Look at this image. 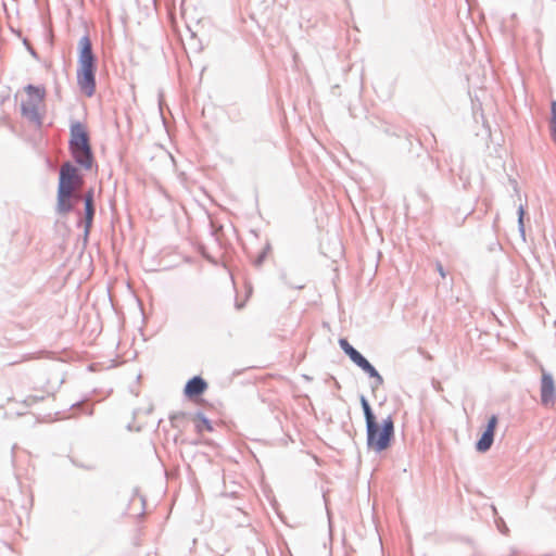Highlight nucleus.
Returning <instances> with one entry per match:
<instances>
[{"instance_id": "nucleus-9", "label": "nucleus", "mask_w": 556, "mask_h": 556, "mask_svg": "<svg viewBox=\"0 0 556 556\" xmlns=\"http://www.w3.org/2000/svg\"><path fill=\"white\" fill-rule=\"evenodd\" d=\"M207 389V383L201 377H193L185 387V394L188 397L201 395Z\"/></svg>"}, {"instance_id": "nucleus-10", "label": "nucleus", "mask_w": 556, "mask_h": 556, "mask_svg": "<svg viewBox=\"0 0 556 556\" xmlns=\"http://www.w3.org/2000/svg\"><path fill=\"white\" fill-rule=\"evenodd\" d=\"M73 194L66 191H58V211L62 214L68 213L73 208Z\"/></svg>"}, {"instance_id": "nucleus-7", "label": "nucleus", "mask_w": 556, "mask_h": 556, "mask_svg": "<svg viewBox=\"0 0 556 556\" xmlns=\"http://www.w3.org/2000/svg\"><path fill=\"white\" fill-rule=\"evenodd\" d=\"M556 390L553 377L543 372L541 378V402L543 405L548 406L555 403Z\"/></svg>"}, {"instance_id": "nucleus-4", "label": "nucleus", "mask_w": 556, "mask_h": 556, "mask_svg": "<svg viewBox=\"0 0 556 556\" xmlns=\"http://www.w3.org/2000/svg\"><path fill=\"white\" fill-rule=\"evenodd\" d=\"M27 99L22 102V112L26 116H36L38 108L45 102L46 88L43 86L28 85L25 87Z\"/></svg>"}, {"instance_id": "nucleus-5", "label": "nucleus", "mask_w": 556, "mask_h": 556, "mask_svg": "<svg viewBox=\"0 0 556 556\" xmlns=\"http://www.w3.org/2000/svg\"><path fill=\"white\" fill-rule=\"evenodd\" d=\"M81 186V179L78 176L77 169L71 164L65 163L60 170L59 189L58 191H66L74 194Z\"/></svg>"}, {"instance_id": "nucleus-6", "label": "nucleus", "mask_w": 556, "mask_h": 556, "mask_svg": "<svg viewBox=\"0 0 556 556\" xmlns=\"http://www.w3.org/2000/svg\"><path fill=\"white\" fill-rule=\"evenodd\" d=\"M339 344L344 353L354 362L358 367H361L365 372H367L370 377L377 378L379 381L382 380L379 372L376 368L359 353L357 352L346 339H340Z\"/></svg>"}, {"instance_id": "nucleus-12", "label": "nucleus", "mask_w": 556, "mask_h": 556, "mask_svg": "<svg viewBox=\"0 0 556 556\" xmlns=\"http://www.w3.org/2000/svg\"><path fill=\"white\" fill-rule=\"evenodd\" d=\"M361 403H362V407L364 409L366 424H368V422L372 421L376 417L374 416L371 408H370L367 400L364 396L361 397Z\"/></svg>"}, {"instance_id": "nucleus-2", "label": "nucleus", "mask_w": 556, "mask_h": 556, "mask_svg": "<svg viewBox=\"0 0 556 556\" xmlns=\"http://www.w3.org/2000/svg\"><path fill=\"white\" fill-rule=\"evenodd\" d=\"M70 149L79 165L86 168L91 167L93 156L90 138L86 126L80 123H75L71 127Z\"/></svg>"}, {"instance_id": "nucleus-3", "label": "nucleus", "mask_w": 556, "mask_h": 556, "mask_svg": "<svg viewBox=\"0 0 556 556\" xmlns=\"http://www.w3.org/2000/svg\"><path fill=\"white\" fill-rule=\"evenodd\" d=\"M367 444L375 452H382L391 445L394 434V421L391 416L386 418L382 424H378L376 418L366 424Z\"/></svg>"}, {"instance_id": "nucleus-1", "label": "nucleus", "mask_w": 556, "mask_h": 556, "mask_svg": "<svg viewBox=\"0 0 556 556\" xmlns=\"http://www.w3.org/2000/svg\"><path fill=\"white\" fill-rule=\"evenodd\" d=\"M79 49L77 83L81 92L87 97H91L96 91V66L91 41L87 36L79 40Z\"/></svg>"}, {"instance_id": "nucleus-13", "label": "nucleus", "mask_w": 556, "mask_h": 556, "mask_svg": "<svg viewBox=\"0 0 556 556\" xmlns=\"http://www.w3.org/2000/svg\"><path fill=\"white\" fill-rule=\"evenodd\" d=\"M525 208L522 205L519 206L518 208V223H519V226H520V229L523 230V216H525Z\"/></svg>"}, {"instance_id": "nucleus-14", "label": "nucleus", "mask_w": 556, "mask_h": 556, "mask_svg": "<svg viewBox=\"0 0 556 556\" xmlns=\"http://www.w3.org/2000/svg\"><path fill=\"white\" fill-rule=\"evenodd\" d=\"M437 268H438V271L440 273V276H441L442 278H445L446 274H445V271H444V269H443L442 265H441V264H438V265H437Z\"/></svg>"}, {"instance_id": "nucleus-11", "label": "nucleus", "mask_w": 556, "mask_h": 556, "mask_svg": "<svg viewBox=\"0 0 556 556\" xmlns=\"http://www.w3.org/2000/svg\"><path fill=\"white\" fill-rule=\"evenodd\" d=\"M86 225L90 227L94 214L93 208V191L89 190L85 195Z\"/></svg>"}, {"instance_id": "nucleus-8", "label": "nucleus", "mask_w": 556, "mask_h": 556, "mask_svg": "<svg viewBox=\"0 0 556 556\" xmlns=\"http://www.w3.org/2000/svg\"><path fill=\"white\" fill-rule=\"evenodd\" d=\"M497 422H498V419L495 415H493L489 418L486 429L483 432L480 440L476 444V448L479 452H482V453L486 452L491 447L493 440H494V432H495Z\"/></svg>"}]
</instances>
